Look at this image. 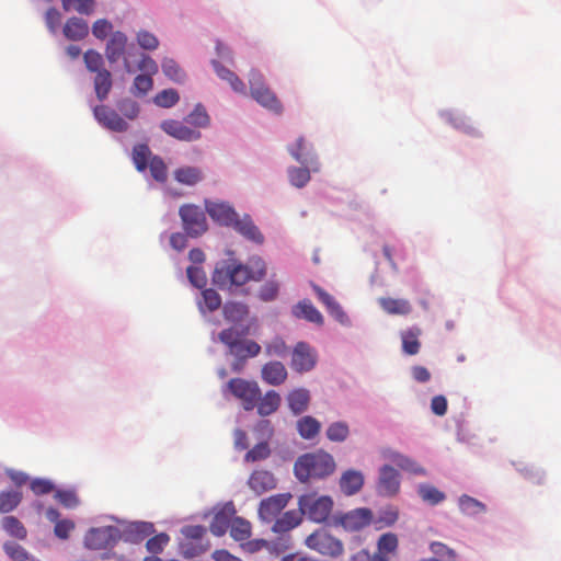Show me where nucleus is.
Here are the masks:
<instances>
[{"instance_id": "f257e3e1", "label": "nucleus", "mask_w": 561, "mask_h": 561, "mask_svg": "<svg viewBox=\"0 0 561 561\" xmlns=\"http://www.w3.org/2000/svg\"><path fill=\"white\" fill-rule=\"evenodd\" d=\"M266 275V264L260 256H252L247 264L236 259L220 261L213 273V283L219 288L242 286L249 280L259 282Z\"/></svg>"}, {"instance_id": "f03ea898", "label": "nucleus", "mask_w": 561, "mask_h": 561, "mask_svg": "<svg viewBox=\"0 0 561 561\" xmlns=\"http://www.w3.org/2000/svg\"><path fill=\"white\" fill-rule=\"evenodd\" d=\"M335 467L333 457L323 450H319L300 456L295 462L294 471L299 481L306 482L310 478L330 476L334 472Z\"/></svg>"}, {"instance_id": "7ed1b4c3", "label": "nucleus", "mask_w": 561, "mask_h": 561, "mask_svg": "<svg viewBox=\"0 0 561 561\" xmlns=\"http://www.w3.org/2000/svg\"><path fill=\"white\" fill-rule=\"evenodd\" d=\"M302 515L314 523H324L333 510V500L328 495L317 496L314 493L304 494L298 500Z\"/></svg>"}, {"instance_id": "20e7f679", "label": "nucleus", "mask_w": 561, "mask_h": 561, "mask_svg": "<svg viewBox=\"0 0 561 561\" xmlns=\"http://www.w3.org/2000/svg\"><path fill=\"white\" fill-rule=\"evenodd\" d=\"M249 84L251 95L257 103L275 113L282 112L280 102L274 92L265 85L263 76L260 71L255 69L250 71Z\"/></svg>"}, {"instance_id": "39448f33", "label": "nucleus", "mask_w": 561, "mask_h": 561, "mask_svg": "<svg viewBox=\"0 0 561 561\" xmlns=\"http://www.w3.org/2000/svg\"><path fill=\"white\" fill-rule=\"evenodd\" d=\"M374 520V514L370 508L359 507L346 513L335 514L332 518L334 527H341L345 531H359L370 525Z\"/></svg>"}, {"instance_id": "423d86ee", "label": "nucleus", "mask_w": 561, "mask_h": 561, "mask_svg": "<svg viewBox=\"0 0 561 561\" xmlns=\"http://www.w3.org/2000/svg\"><path fill=\"white\" fill-rule=\"evenodd\" d=\"M231 394L241 401L245 411H252L260 399L261 389L256 381H250L242 378H232L227 383Z\"/></svg>"}, {"instance_id": "0eeeda50", "label": "nucleus", "mask_w": 561, "mask_h": 561, "mask_svg": "<svg viewBox=\"0 0 561 561\" xmlns=\"http://www.w3.org/2000/svg\"><path fill=\"white\" fill-rule=\"evenodd\" d=\"M121 540V529L115 526L93 527L84 536V546L91 550L113 548Z\"/></svg>"}, {"instance_id": "6e6552de", "label": "nucleus", "mask_w": 561, "mask_h": 561, "mask_svg": "<svg viewBox=\"0 0 561 561\" xmlns=\"http://www.w3.org/2000/svg\"><path fill=\"white\" fill-rule=\"evenodd\" d=\"M305 543L323 556L339 557L344 551L342 541L324 530L313 531L306 538Z\"/></svg>"}, {"instance_id": "1a4fd4ad", "label": "nucleus", "mask_w": 561, "mask_h": 561, "mask_svg": "<svg viewBox=\"0 0 561 561\" xmlns=\"http://www.w3.org/2000/svg\"><path fill=\"white\" fill-rule=\"evenodd\" d=\"M180 217L185 232L196 238L207 230V222L204 211L196 205L186 204L180 208Z\"/></svg>"}, {"instance_id": "9d476101", "label": "nucleus", "mask_w": 561, "mask_h": 561, "mask_svg": "<svg viewBox=\"0 0 561 561\" xmlns=\"http://www.w3.org/2000/svg\"><path fill=\"white\" fill-rule=\"evenodd\" d=\"M318 360V354L313 347L306 342H298L291 353V368L299 373L312 370Z\"/></svg>"}, {"instance_id": "9b49d317", "label": "nucleus", "mask_w": 561, "mask_h": 561, "mask_svg": "<svg viewBox=\"0 0 561 561\" xmlns=\"http://www.w3.org/2000/svg\"><path fill=\"white\" fill-rule=\"evenodd\" d=\"M290 499L291 494L280 493L262 500L257 511L260 519L265 523L275 522L279 513L287 506Z\"/></svg>"}, {"instance_id": "f8f14e48", "label": "nucleus", "mask_w": 561, "mask_h": 561, "mask_svg": "<svg viewBox=\"0 0 561 561\" xmlns=\"http://www.w3.org/2000/svg\"><path fill=\"white\" fill-rule=\"evenodd\" d=\"M182 534L186 539L196 540L197 543H185L183 547L185 548V556L193 558L196 556H199L201 553L205 552L209 548V542L203 543L202 540L204 536L206 535V528L201 525H190L185 526L182 529Z\"/></svg>"}, {"instance_id": "ddd939ff", "label": "nucleus", "mask_w": 561, "mask_h": 561, "mask_svg": "<svg viewBox=\"0 0 561 561\" xmlns=\"http://www.w3.org/2000/svg\"><path fill=\"white\" fill-rule=\"evenodd\" d=\"M400 490V474L391 466L385 465L379 470L377 491L382 496H394Z\"/></svg>"}, {"instance_id": "4468645a", "label": "nucleus", "mask_w": 561, "mask_h": 561, "mask_svg": "<svg viewBox=\"0 0 561 561\" xmlns=\"http://www.w3.org/2000/svg\"><path fill=\"white\" fill-rule=\"evenodd\" d=\"M161 128L169 136L181 141H196L202 137L198 129L188 127L183 122L167 119L161 123Z\"/></svg>"}, {"instance_id": "2eb2a0df", "label": "nucleus", "mask_w": 561, "mask_h": 561, "mask_svg": "<svg viewBox=\"0 0 561 561\" xmlns=\"http://www.w3.org/2000/svg\"><path fill=\"white\" fill-rule=\"evenodd\" d=\"M93 112L96 121L107 129L117 133L127 130L128 124L108 106L98 105Z\"/></svg>"}, {"instance_id": "dca6fc26", "label": "nucleus", "mask_w": 561, "mask_h": 561, "mask_svg": "<svg viewBox=\"0 0 561 561\" xmlns=\"http://www.w3.org/2000/svg\"><path fill=\"white\" fill-rule=\"evenodd\" d=\"M291 157L301 164L310 165L314 171L319 170V163L313 148L304 137H299L295 144L288 148Z\"/></svg>"}, {"instance_id": "f3484780", "label": "nucleus", "mask_w": 561, "mask_h": 561, "mask_svg": "<svg viewBox=\"0 0 561 561\" xmlns=\"http://www.w3.org/2000/svg\"><path fill=\"white\" fill-rule=\"evenodd\" d=\"M154 533L153 524L148 522H134L121 530V539L131 543H138Z\"/></svg>"}, {"instance_id": "a211bd4d", "label": "nucleus", "mask_w": 561, "mask_h": 561, "mask_svg": "<svg viewBox=\"0 0 561 561\" xmlns=\"http://www.w3.org/2000/svg\"><path fill=\"white\" fill-rule=\"evenodd\" d=\"M399 548V539L394 533L382 534L377 540L374 561H391Z\"/></svg>"}, {"instance_id": "6ab92c4d", "label": "nucleus", "mask_w": 561, "mask_h": 561, "mask_svg": "<svg viewBox=\"0 0 561 561\" xmlns=\"http://www.w3.org/2000/svg\"><path fill=\"white\" fill-rule=\"evenodd\" d=\"M248 485L256 495H261L276 486V479L267 470H254L249 477Z\"/></svg>"}, {"instance_id": "aec40b11", "label": "nucleus", "mask_w": 561, "mask_h": 561, "mask_svg": "<svg viewBox=\"0 0 561 561\" xmlns=\"http://www.w3.org/2000/svg\"><path fill=\"white\" fill-rule=\"evenodd\" d=\"M206 210L210 218L220 225L231 226L238 214L226 203H207Z\"/></svg>"}, {"instance_id": "412c9836", "label": "nucleus", "mask_w": 561, "mask_h": 561, "mask_svg": "<svg viewBox=\"0 0 561 561\" xmlns=\"http://www.w3.org/2000/svg\"><path fill=\"white\" fill-rule=\"evenodd\" d=\"M313 290L318 297V299L327 308V311L340 323L344 324L347 322V316L343 311L340 304L334 299L333 296H331L329 293H327L324 289H322L318 285H313Z\"/></svg>"}, {"instance_id": "4be33fe9", "label": "nucleus", "mask_w": 561, "mask_h": 561, "mask_svg": "<svg viewBox=\"0 0 561 561\" xmlns=\"http://www.w3.org/2000/svg\"><path fill=\"white\" fill-rule=\"evenodd\" d=\"M339 484L345 495H354L362 490L364 476L358 470L348 469L342 473Z\"/></svg>"}, {"instance_id": "5701e85b", "label": "nucleus", "mask_w": 561, "mask_h": 561, "mask_svg": "<svg viewBox=\"0 0 561 561\" xmlns=\"http://www.w3.org/2000/svg\"><path fill=\"white\" fill-rule=\"evenodd\" d=\"M231 227H233L237 232L250 241L256 243H262L264 241L263 234L260 232L257 227L253 224L250 216L248 215L243 216L242 218L237 216L236 221L232 222Z\"/></svg>"}, {"instance_id": "b1692460", "label": "nucleus", "mask_w": 561, "mask_h": 561, "mask_svg": "<svg viewBox=\"0 0 561 561\" xmlns=\"http://www.w3.org/2000/svg\"><path fill=\"white\" fill-rule=\"evenodd\" d=\"M293 314L297 319H305L311 323L322 325L324 322L323 316L321 312L313 306V304L308 300L304 299L296 304L293 307Z\"/></svg>"}, {"instance_id": "393cba45", "label": "nucleus", "mask_w": 561, "mask_h": 561, "mask_svg": "<svg viewBox=\"0 0 561 561\" xmlns=\"http://www.w3.org/2000/svg\"><path fill=\"white\" fill-rule=\"evenodd\" d=\"M126 45L127 36L121 31L113 32L105 48L107 60L111 64L116 62L123 56Z\"/></svg>"}, {"instance_id": "a878e982", "label": "nucleus", "mask_w": 561, "mask_h": 561, "mask_svg": "<svg viewBox=\"0 0 561 561\" xmlns=\"http://www.w3.org/2000/svg\"><path fill=\"white\" fill-rule=\"evenodd\" d=\"M287 370L280 362H268L262 367V379L271 386H279L287 379Z\"/></svg>"}, {"instance_id": "bb28decb", "label": "nucleus", "mask_w": 561, "mask_h": 561, "mask_svg": "<svg viewBox=\"0 0 561 561\" xmlns=\"http://www.w3.org/2000/svg\"><path fill=\"white\" fill-rule=\"evenodd\" d=\"M302 516L300 507L298 510L287 511L280 517L275 519L272 530L276 534L287 533L301 523Z\"/></svg>"}, {"instance_id": "cd10ccee", "label": "nucleus", "mask_w": 561, "mask_h": 561, "mask_svg": "<svg viewBox=\"0 0 561 561\" xmlns=\"http://www.w3.org/2000/svg\"><path fill=\"white\" fill-rule=\"evenodd\" d=\"M287 402L290 411L298 415L305 412L310 403V393L305 388H298L290 391L287 396Z\"/></svg>"}, {"instance_id": "c85d7f7f", "label": "nucleus", "mask_w": 561, "mask_h": 561, "mask_svg": "<svg viewBox=\"0 0 561 561\" xmlns=\"http://www.w3.org/2000/svg\"><path fill=\"white\" fill-rule=\"evenodd\" d=\"M282 398L275 390L267 391L256 403L257 413L261 416H268L276 412L280 405Z\"/></svg>"}, {"instance_id": "c756f323", "label": "nucleus", "mask_w": 561, "mask_h": 561, "mask_svg": "<svg viewBox=\"0 0 561 561\" xmlns=\"http://www.w3.org/2000/svg\"><path fill=\"white\" fill-rule=\"evenodd\" d=\"M378 301L382 310L389 314L405 316L412 311V306L407 299L382 297Z\"/></svg>"}, {"instance_id": "7c9ffc66", "label": "nucleus", "mask_w": 561, "mask_h": 561, "mask_svg": "<svg viewBox=\"0 0 561 561\" xmlns=\"http://www.w3.org/2000/svg\"><path fill=\"white\" fill-rule=\"evenodd\" d=\"M88 33L89 25L84 20L80 18H70L64 26L65 36L71 41H80L84 38Z\"/></svg>"}, {"instance_id": "2f4dec72", "label": "nucleus", "mask_w": 561, "mask_h": 561, "mask_svg": "<svg viewBox=\"0 0 561 561\" xmlns=\"http://www.w3.org/2000/svg\"><path fill=\"white\" fill-rule=\"evenodd\" d=\"M174 179L184 185L193 186L204 179L203 171L197 167L185 165L176 169L173 173Z\"/></svg>"}, {"instance_id": "473e14b6", "label": "nucleus", "mask_w": 561, "mask_h": 561, "mask_svg": "<svg viewBox=\"0 0 561 561\" xmlns=\"http://www.w3.org/2000/svg\"><path fill=\"white\" fill-rule=\"evenodd\" d=\"M230 536L239 542H243L251 537L252 525L243 517L234 516L230 523Z\"/></svg>"}, {"instance_id": "72a5a7b5", "label": "nucleus", "mask_w": 561, "mask_h": 561, "mask_svg": "<svg viewBox=\"0 0 561 561\" xmlns=\"http://www.w3.org/2000/svg\"><path fill=\"white\" fill-rule=\"evenodd\" d=\"M222 313L227 321L239 323L247 318L249 308L242 302L228 301L222 308Z\"/></svg>"}, {"instance_id": "f704fd0d", "label": "nucleus", "mask_w": 561, "mask_h": 561, "mask_svg": "<svg viewBox=\"0 0 561 561\" xmlns=\"http://www.w3.org/2000/svg\"><path fill=\"white\" fill-rule=\"evenodd\" d=\"M421 335V329L411 328L401 332L402 350L408 355H415L419 353L421 343L419 337Z\"/></svg>"}, {"instance_id": "c9c22d12", "label": "nucleus", "mask_w": 561, "mask_h": 561, "mask_svg": "<svg viewBox=\"0 0 561 561\" xmlns=\"http://www.w3.org/2000/svg\"><path fill=\"white\" fill-rule=\"evenodd\" d=\"M230 354L240 358L245 359L248 357H254L261 352V346L251 340L238 341L231 348Z\"/></svg>"}, {"instance_id": "e433bc0d", "label": "nucleus", "mask_w": 561, "mask_h": 561, "mask_svg": "<svg viewBox=\"0 0 561 561\" xmlns=\"http://www.w3.org/2000/svg\"><path fill=\"white\" fill-rule=\"evenodd\" d=\"M388 458L396 466H398L400 469H402L404 471H408V472H411L414 474H421V476H424L426 473L425 470L417 462H415L414 460H412L411 458H409L402 454L391 451L388 455Z\"/></svg>"}, {"instance_id": "4c0bfd02", "label": "nucleus", "mask_w": 561, "mask_h": 561, "mask_svg": "<svg viewBox=\"0 0 561 561\" xmlns=\"http://www.w3.org/2000/svg\"><path fill=\"white\" fill-rule=\"evenodd\" d=\"M321 428L320 422L312 416H304L297 422V430L299 435L305 439H312L316 437Z\"/></svg>"}, {"instance_id": "58836bf2", "label": "nucleus", "mask_w": 561, "mask_h": 561, "mask_svg": "<svg viewBox=\"0 0 561 561\" xmlns=\"http://www.w3.org/2000/svg\"><path fill=\"white\" fill-rule=\"evenodd\" d=\"M94 89L100 101L107 98L112 89V75L108 70L102 69V71L96 72L94 78Z\"/></svg>"}, {"instance_id": "ea45409f", "label": "nucleus", "mask_w": 561, "mask_h": 561, "mask_svg": "<svg viewBox=\"0 0 561 561\" xmlns=\"http://www.w3.org/2000/svg\"><path fill=\"white\" fill-rule=\"evenodd\" d=\"M3 530L11 537L23 540L27 536V531L23 524L14 516H5L1 520Z\"/></svg>"}, {"instance_id": "a19ab883", "label": "nucleus", "mask_w": 561, "mask_h": 561, "mask_svg": "<svg viewBox=\"0 0 561 561\" xmlns=\"http://www.w3.org/2000/svg\"><path fill=\"white\" fill-rule=\"evenodd\" d=\"M231 519L229 514L225 511H220L215 514L209 525V529L213 535L217 537L224 536L230 527Z\"/></svg>"}, {"instance_id": "79ce46f5", "label": "nucleus", "mask_w": 561, "mask_h": 561, "mask_svg": "<svg viewBox=\"0 0 561 561\" xmlns=\"http://www.w3.org/2000/svg\"><path fill=\"white\" fill-rule=\"evenodd\" d=\"M151 158V151L147 145L139 144L134 147L133 161L138 171L144 172Z\"/></svg>"}, {"instance_id": "37998d69", "label": "nucleus", "mask_w": 561, "mask_h": 561, "mask_svg": "<svg viewBox=\"0 0 561 561\" xmlns=\"http://www.w3.org/2000/svg\"><path fill=\"white\" fill-rule=\"evenodd\" d=\"M185 121L193 125L195 129L208 127L210 123L209 115L202 104H197Z\"/></svg>"}, {"instance_id": "c03bdc74", "label": "nucleus", "mask_w": 561, "mask_h": 561, "mask_svg": "<svg viewBox=\"0 0 561 561\" xmlns=\"http://www.w3.org/2000/svg\"><path fill=\"white\" fill-rule=\"evenodd\" d=\"M22 494L19 491H3L0 493V513L12 512L21 502Z\"/></svg>"}, {"instance_id": "a18cd8bd", "label": "nucleus", "mask_w": 561, "mask_h": 561, "mask_svg": "<svg viewBox=\"0 0 561 561\" xmlns=\"http://www.w3.org/2000/svg\"><path fill=\"white\" fill-rule=\"evenodd\" d=\"M417 492L421 499L431 505H436L445 500V494L431 484H421Z\"/></svg>"}, {"instance_id": "49530a36", "label": "nucleus", "mask_w": 561, "mask_h": 561, "mask_svg": "<svg viewBox=\"0 0 561 561\" xmlns=\"http://www.w3.org/2000/svg\"><path fill=\"white\" fill-rule=\"evenodd\" d=\"M350 434L348 425L339 421L330 424L327 428V437L331 442H344Z\"/></svg>"}, {"instance_id": "de8ad7c7", "label": "nucleus", "mask_w": 561, "mask_h": 561, "mask_svg": "<svg viewBox=\"0 0 561 561\" xmlns=\"http://www.w3.org/2000/svg\"><path fill=\"white\" fill-rule=\"evenodd\" d=\"M459 507L467 515H477L485 511L484 504L469 495L460 496Z\"/></svg>"}, {"instance_id": "09e8293b", "label": "nucleus", "mask_w": 561, "mask_h": 561, "mask_svg": "<svg viewBox=\"0 0 561 561\" xmlns=\"http://www.w3.org/2000/svg\"><path fill=\"white\" fill-rule=\"evenodd\" d=\"M3 549L13 561H35L22 546L15 542H5Z\"/></svg>"}, {"instance_id": "8fccbe9b", "label": "nucleus", "mask_w": 561, "mask_h": 561, "mask_svg": "<svg viewBox=\"0 0 561 561\" xmlns=\"http://www.w3.org/2000/svg\"><path fill=\"white\" fill-rule=\"evenodd\" d=\"M152 178L158 182H165L168 179V169L160 157H152L148 164Z\"/></svg>"}, {"instance_id": "3c124183", "label": "nucleus", "mask_w": 561, "mask_h": 561, "mask_svg": "<svg viewBox=\"0 0 561 561\" xmlns=\"http://www.w3.org/2000/svg\"><path fill=\"white\" fill-rule=\"evenodd\" d=\"M162 71L167 77H169L171 80L175 82L180 83L183 82L185 79L184 71L173 59L165 58L162 61Z\"/></svg>"}, {"instance_id": "603ef678", "label": "nucleus", "mask_w": 561, "mask_h": 561, "mask_svg": "<svg viewBox=\"0 0 561 561\" xmlns=\"http://www.w3.org/2000/svg\"><path fill=\"white\" fill-rule=\"evenodd\" d=\"M271 454V449L266 442H262L256 444L253 448H251L244 456V460L247 462H255L260 460L266 459Z\"/></svg>"}, {"instance_id": "864d4df0", "label": "nucleus", "mask_w": 561, "mask_h": 561, "mask_svg": "<svg viewBox=\"0 0 561 561\" xmlns=\"http://www.w3.org/2000/svg\"><path fill=\"white\" fill-rule=\"evenodd\" d=\"M203 301L199 302L201 309H203V305L208 311L217 310L221 305V298L219 294L211 289H204L202 291Z\"/></svg>"}, {"instance_id": "5fc2aeb1", "label": "nucleus", "mask_w": 561, "mask_h": 561, "mask_svg": "<svg viewBox=\"0 0 561 561\" xmlns=\"http://www.w3.org/2000/svg\"><path fill=\"white\" fill-rule=\"evenodd\" d=\"M153 85V81L151 76L148 75H138L135 80L131 88V93L135 95L142 96L147 94Z\"/></svg>"}, {"instance_id": "6e6d98bb", "label": "nucleus", "mask_w": 561, "mask_h": 561, "mask_svg": "<svg viewBox=\"0 0 561 561\" xmlns=\"http://www.w3.org/2000/svg\"><path fill=\"white\" fill-rule=\"evenodd\" d=\"M288 178L294 186L304 187L310 181V172L308 168H291Z\"/></svg>"}, {"instance_id": "4d7b16f0", "label": "nucleus", "mask_w": 561, "mask_h": 561, "mask_svg": "<svg viewBox=\"0 0 561 561\" xmlns=\"http://www.w3.org/2000/svg\"><path fill=\"white\" fill-rule=\"evenodd\" d=\"M179 99L180 96L174 89H165L156 95L154 102L158 106L168 108L175 105Z\"/></svg>"}, {"instance_id": "13d9d810", "label": "nucleus", "mask_w": 561, "mask_h": 561, "mask_svg": "<svg viewBox=\"0 0 561 561\" xmlns=\"http://www.w3.org/2000/svg\"><path fill=\"white\" fill-rule=\"evenodd\" d=\"M84 64L91 72L102 71L104 61L100 53L93 49H89L83 55Z\"/></svg>"}, {"instance_id": "bf43d9fd", "label": "nucleus", "mask_w": 561, "mask_h": 561, "mask_svg": "<svg viewBox=\"0 0 561 561\" xmlns=\"http://www.w3.org/2000/svg\"><path fill=\"white\" fill-rule=\"evenodd\" d=\"M187 278L196 288H204L207 285V276L202 267L188 266L186 268Z\"/></svg>"}, {"instance_id": "052dcab7", "label": "nucleus", "mask_w": 561, "mask_h": 561, "mask_svg": "<svg viewBox=\"0 0 561 561\" xmlns=\"http://www.w3.org/2000/svg\"><path fill=\"white\" fill-rule=\"evenodd\" d=\"M169 541L170 537L165 533H161L148 539L146 548L152 554H158L163 551Z\"/></svg>"}, {"instance_id": "680f3d73", "label": "nucleus", "mask_w": 561, "mask_h": 561, "mask_svg": "<svg viewBox=\"0 0 561 561\" xmlns=\"http://www.w3.org/2000/svg\"><path fill=\"white\" fill-rule=\"evenodd\" d=\"M137 43L146 50H154L159 46V39L157 36L146 30H141L137 33Z\"/></svg>"}, {"instance_id": "e2e57ef3", "label": "nucleus", "mask_w": 561, "mask_h": 561, "mask_svg": "<svg viewBox=\"0 0 561 561\" xmlns=\"http://www.w3.org/2000/svg\"><path fill=\"white\" fill-rule=\"evenodd\" d=\"M113 25L106 19H99L92 25V34L99 38L104 39L112 34Z\"/></svg>"}, {"instance_id": "0e129e2a", "label": "nucleus", "mask_w": 561, "mask_h": 561, "mask_svg": "<svg viewBox=\"0 0 561 561\" xmlns=\"http://www.w3.org/2000/svg\"><path fill=\"white\" fill-rule=\"evenodd\" d=\"M278 290V283L275 280H268L260 288L259 297L263 301H272L277 297Z\"/></svg>"}, {"instance_id": "69168bd1", "label": "nucleus", "mask_w": 561, "mask_h": 561, "mask_svg": "<svg viewBox=\"0 0 561 561\" xmlns=\"http://www.w3.org/2000/svg\"><path fill=\"white\" fill-rule=\"evenodd\" d=\"M75 529V523L70 519H61L55 524L54 533L60 539H68Z\"/></svg>"}, {"instance_id": "338daca9", "label": "nucleus", "mask_w": 561, "mask_h": 561, "mask_svg": "<svg viewBox=\"0 0 561 561\" xmlns=\"http://www.w3.org/2000/svg\"><path fill=\"white\" fill-rule=\"evenodd\" d=\"M399 518L398 511L393 508L383 510L376 524H379L378 528L392 526Z\"/></svg>"}, {"instance_id": "774afa93", "label": "nucleus", "mask_w": 561, "mask_h": 561, "mask_svg": "<svg viewBox=\"0 0 561 561\" xmlns=\"http://www.w3.org/2000/svg\"><path fill=\"white\" fill-rule=\"evenodd\" d=\"M55 499L68 508H73L79 503L76 493L72 491H57L55 493Z\"/></svg>"}]
</instances>
